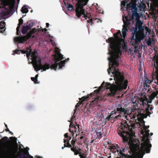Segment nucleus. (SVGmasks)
<instances>
[{
	"label": "nucleus",
	"instance_id": "obj_1",
	"mask_svg": "<svg viewBox=\"0 0 158 158\" xmlns=\"http://www.w3.org/2000/svg\"><path fill=\"white\" fill-rule=\"evenodd\" d=\"M107 40L110 43L108 48V54L110 55V56L108 58L109 61V68L107 71L108 73L110 74V71H113L111 73L114 76L115 84L106 83L104 86L106 89H110V93L109 95L113 96L123 89L127 88L128 81L127 80H125L123 74L119 71L118 68L119 65V54H121L122 52L121 47L116 45L113 37L108 38Z\"/></svg>",
	"mask_w": 158,
	"mask_h": 158
},
{
	"label": "nucleus",
	"instance_id": "obj_2",
	"mask_svg": "<svg viewBox=\"0 0 158 158\" xmlns=\"http://www.w3.org/2000/svg\"><path fill=\"white\" fill-rule=\"evenodd\" d=\"M54 56L53 61L54 63L52 64L51 65L47 63H45L43 65L42 64L41 60H39L38 62L36 60L33 61V67L35 71H37L41 69L46 71L50 68L51 69L56 70L58 66L59 69H61L62 67L64 66L66 60H69V58H68L65 60H61L60 62L58 63V62L64 59L63 55L60 53V51H58L56 52V53L54 55Z\"/></svg>",
	"mask_w": 158,
	"mask_h": 158
},
{
	"label": "nucleus",
	"instance_id": "obj_3",
	"mask_svg": "<svg viewBox=\"0 0 158 158\" xmlns=\"http://www.w3.org/2000/svg\"><path fill=\"white\" fill-rule=\"evenodd\" d=\"M125 148L126 150H128L130 148L131 153L130 156L131 158H143L145 152L144 149H142V146L140 148L139 144L136 142L129 143L127 147Z\"/></svg>",
	"mask_w": 158,
	"mask_h": 158
},
{
	"label": "nucleus",
	"instance_id": "obj_4",
	"mask_svg": "<svg viewBox=\"0 0 158 158\" xmlns=\"http://www.w3.org/2000/svg\"><path fill=\"white\" fill-rule=\"evenodd\" d=\"M129 123L130 124L127 123L126 121L122 123V130H119L118 131V134L125 141L127 140L129 137L133 136L134 134L132 129L134 125L130 123Z\"/></svg>",
	"mask_w": 158,
	"mask_h": 158
},
{
	"label": "nucleus",
	"instance_id": "obj_5",
	"mask_svg": "<svg viewBox=\"0 0 158 158\" xmlns=\"http://www.w3.org/2000/svg\"><path fill=\"white\" fill-rule=\"evenodd\" d=\"M89 0H79L78 3L76 4V15L78 18H80V16L84 15V18L87 17L86 15H85V11L84 9V6L86 5Z\"/></svg>",
	"mask_w": 158,
	"mask_h": 158
},
{
	"label": "nucleus",
	"instance_id": "obj_6",
	"mask_svg": "<svg viewBox=\"0 0 158 158\" xmlns=\"http://www.w3.org/2000/svg\"><path fill=\"white\" fill-rule=\"evenodd\" d=\"M150 131L148 130L145 131V134L143 135L142 138V141L143 142L141 143V146L143 149H144V151L147 153H148L150 152L151 148L152 147V145L150 143L149 139V135Z\"/></svg>",
	"mask_w": 158,
	"mask_h": 158
},
{
	"label": "nucleus",
	"instance_id": "obj_7",
	"mask_svg": "<svg viewBox=\"0 0 158 158\" xmlns=\"http://www.w3.org/2000/svg\"><path fill=\"white\" fill-rule=\"evenodd\" d=\"M136 22L135 23V27L133 28L134 32H132L131 35V41H134V35L135 33H138L140 35H145L144 33V27L142 26V23L140 20L139 19L136 20Z\"/></svg>",
	"mask_w": 158,
	"mask_h": 158
},
{
	"label": "nucleus",
	"instance_id": "obj_8",
	"mask_svg": "<svg viewBox=\"0 0 158 158\" xmlns=\"http://www.w3.org/2000/svg\"><path fill=\"white\" fill-rule=\"evenodd\" d=\"M104 82H103L98 89L94 90L93 92L91 93L89 95H87L86 96H83L81 98H79V99L80 101L78 102L79 103V105L81 104L83 102L89 99L93 95H94L95 94H97L99 93L101 90L102 88L104 87Z\"/></svg>",
	"mask_w": 158,
	"mask_h": 158
},
{
	"label": "nucleus",
	"instance_id": "obj_9",
	"mask_svg": "<svg viewBox=\"0 0 158 158\" xmlns=\"http://www.w3.org/2000/svg\"><path fill=\"white\" fill-rule=\"evenodd\" d=\"M32 35L31 32L29 31L26 35H23L21 37H15L14 40L15 42L23 43L24 42L26 41L28 39H30Z\"/></svg>",
	"mask_w": 158,
	"mask_h": 158
},
{
	"label": "nucleus",
	"instance_id": "obj_10",
	"mask_svg": "<svg viewBox=\"0 0 158 158\" xmlns=\"http://www.w3.org/2000/svg\"><path fill=\"white\" fill-rule=\"evenodd\" d=\"M122 33L123 39V36L121 32L119 30H118L116 33H115L114 35V36L117 42L120 43L124 41V39L125 38V36L127 34L126 32H122Z\"/></svg>",
	"mask_w": 158,
	"mask_h": 158
},
{
	"label": "nucleus",
	"instance_id": "obj_11",
	"mask_svg": "<svg viewBox=\"0 0 158 158\" xmlns=\"http://www.w3.org/2000/svg\"><path fill=\"white\" fill-rule=\"evenodd\" d=\"M121 117V115L120 113H119L118 111H116V110H114L111 111L110 115L107 116L106 120V121H111V120H112L113 118L115 119H118Z\"/></svg>",
	"mask_w": 158,
	"mask_h": 158
},
{
	"label": "nucleus",
	"instance_id": "obj_12",
	"mask_svg": "<svg viewBox=\"0 0 158 158\" xmlns=\"http://www.w3.org/2000/svg\"><path fill=\"white\" fill-rule=\"evenodd\" d=\"M144 37V36L143 35H140L138 33H135L134 35V41H131L132 43V45H138L140 42L143 39Z\"/></svg>",
	"mask_w": 158,
	"mask_h": 158
},
{
	"label": "nucleus",
	"instance_id": "obj_13",
	"mask_svg": "<svg viewBox=\"0 0 158 158\" xmlns=\"http://www.w3.org/2000/svg\"><path fill=\"white\" fill-rule=\"evenodd\" d=\"M132 12V15L131 16L132 19H134V17H135V20H138L139 19L140 16L139 14L137 12V9L135 5L134 4L131 9L130 12Z\"/></svg>",
	"mask_w": 158,
	"mask_h": 158
},
{
	"label": "nucleus",
	"instance_id": "obj_14",
	"mask_svg": "<svg viewBox=\"0 0 158 158\" xmlns=\"http://www.w3.org/2000/svg\"><path fill=\"white\" fill-rule=\"evenodd\" d=\"M64 143L65 147H68V148H75L76 146V142L77 140L76 138H73L72 140L71 141V144H70L69 142V140L67 141V139H64Z\"/></svg>",
	"mask_w": 158,
	"mask_h": 158
},
{
	"label": "nucleus",
	"instance_id": "obj_15",
	"mask_svg": "<svg viewBox=\"0 0 158 158\" xmlns=\"http://www.w3.org/2000/svg\"><path fill=\"white\" fill-rule=\"evenodd\" d=\"M70 122L69 125V131L71 133V135L72 136H73L74 135V132H77V127L72 122L70 121Z\"/></svg>",
	"mask_w": 158,
	"mask_h": 158
},
{
	"label": "nucleus",
	"instance_id": "obj_16",
	"mask_svg": "<svg viewBox=\"0 0 158 158\" xmlns=\"http://www.w3.org/2000/svg\"><path fill=\"white\" fill-rule=\"evenodd\" d=\"M156 81H155L156 83L158 85V66L156 68ZM156 92H153L152 94V96L155 98L156 97L158 94V87L155 88Z\"/></svg>",
	"mask_w": 158,
	"mask_h": 158
},
{
	"label": "nucleus",
	"instance_id": "obj_17",
	"mask_svg": "<svg viewBox=\"0 0 158 158\" xmlns=\"http://www.w3.org/2000/svg\"><path fill=\"white\" fill-rule=\"evenodd\" d=\"M29 52H30L31 56L32 57V60L33 61H35L37 59V52L36 51H35L32 52V50L30 49Z\"/></svg>",
	"mask_w": 158,
	"mask_h": 158
},
{
	"label": "nucleus",
	"instance_id": "obj_18",
	"mask_svg": "<svg viewBox=\"0 0 158 158\" xmlns=\"http://www.w3.org/2000/svg\"><path fill=\"white\" fill-rule=\"evenodd\" d=\"M116 111H118L119 113H126L127 112V110L123 108L120 104H118L117 106L116 109Z\"/></svg>",
	"mask_w": 158,
	"mask_h": 158
},
{
	"label": "nucleus",
	"instance_id": "obj_19",
	"mask_svg": "<svg viewBox=\"0 0 158 158\" xmlns=\"http://www.w3.org/2000/svg\"><path fill=\"white\" fill-rule=\"evenodd\" d=\"M125 150V148H123L122 150H120L119 153L121 155V156L120 157H118L117 158H131L130 156L129 155H126L125 153H123L124 152V150Z\"/></svg>",
	"mask_w": 158,
	"mask_h": 158
},
{
	"label": "nucleus",
	"instance_id": "obj_20",
	"mask_svg": "<svg viewBox=\"0 0 158 158\" xmlns=\"http://www.w3.org/2000/svg\"><path fill=\"white\" fill-rule=\"evenodd\" d=\"M71 150L74 152V154L75 155H77L78 154L80 155V154L82 153L81 152V149L78 147H77V148L76 147L75 148H71Z\"/></svg>",
	"mask_w": 158,
	"mask_h": 158
},
{
	"label": "nucleus",
	"instance_id": "obj_21",
	"mask_svg": "<svg viewBox=\"0 0 158 158\" xmlns=\"http://www.w3.org/2000/svg\"><path fill=\"white\" fill-rule=\"evenodd\" d=\"M30 49V48H28L27 49L26 51H24L23 50H20V51H21V53H22L23 54H26V56L28 60L29 59V57L31 55V53L30 52H29V51Z\"/></svg>",
	"mask_w": 158,
	"mask_h": 158
},
{
	"label": "nucleus",
	"instance_id": "obj_22",
	"mask_svg": "<svg viewBox=\"0 0 158 158\" xmlns=\"http://www.w3.org/2000/svg\"><path fill=\"white\" fill-rule=\"evenodd\" d=\"M30 30V28L28 27V25L23 27L21 30V32L23 34H26Z\"/></svg>",
	"mask_w": 158,
	"mask_h": 158
},
{
	"label": "nucleus",
	"instance_id": "obj_23",
	"mask_svg": "<svg viewBox=\"0 0 158 158\" xmlns=\"http://www.w3.org/2000/svg\"><path fill=\"white\" fill-rule=\"evenodd\" d=\"M5 22H0V32L1 33H3L5 31V29L2 30L4 28L5 25Z\"/></svg>",
	"mask_w": 158,
	"mask_h": 158
},
{
	"label": "nucleus",
	"instance_id": "obj_24",
	"mask_svg": "<svg viewBox=\"0 0 158 158\" xmlns=\"http://www.w3.org/2000/svg\"><path fill=\"white\" fill-rule=\"evenodd\" d=\"M5 156L9 158H11L12 156V152L9 149L8 150V151L6 152L5 151Z\"/></svg>",
	"mask_w": 158,
	"mask_h": 158
},
{
	"label": "nucleus",
	"instance_id": "obj_25",
	"mask_svg": "<svg viewBox=\"0 0 158 158\" xmlns=\"http://www.w3.org/2000/svg\"><path fill=\"white\" fill-rule=\"evenodd\" d=\"M134 4V3L130 2L129 4H127L126 10L127 12H128L129 14L130 13L131 9Z\"/></svg>",
	"mask_w": 158,
	"mask_h": 158
},
{
	"label": "nucleus",
	"instance_id": "obj_26",
	"mask_svg": "<svg viewBox=\"0 0 158 158\" xmlns=\"http://www.w3.org/2000/svg\"><path fill=\"white\" fill-rule=\"evenodd\" d=\"M8 4L12 6V8L14 7L15 3V0H6Z\"/></svg>",
	"mask_w": 158,
	"mask_h": 158
},
{
	"label": "nucleus",
	"instance_id": "obj_27",
	"mask_svg": "<svg viewBox=\"0 0 158 158\" xmlns=\"http://www.w3.org/2000/svg\"><path fill=\"white\" fill-rule=\"evenodd\" d=\"M23 23V20L22 19V18H21L19 19V23L18 24V26L16 28V30L17 31H19V29L20 28V26L22 25Z\"/></svg>",
	"mask_w": 158,
	"mask_h": 158
},
{
	"label": "nucleus",
	"instance_id": "obj_28",
	"mask_svg": "<svg viewBox=\"0 0 158 158\" xmlns=\"http://www.w3.org/2000/svg\"><path fill=\"white\" fill-rule=\"evenodd\" d=\"M139 114L142 116H144V118H146L147 117V116H149L151 114V113L149 111V110L148 108L146 110V115L141 113H139Z\"/></svg>",
	"mask_w": 158,
	"mask_h": 158
},
{
	"label": "nucleus",
	"instance_id": "obj_29",
	"mask_svg": "<svg viewBox=\"0 0 158 158\" xmlns=\"http://www.w3.org/2000/svg\"><path fill=\"white\" fill-rule=\"evenodd\" d=\"M154 61H155L156 63V65L155 64L154 65V67L156 69V68L158 67V55L154 57Z\"/></svg>",
	"mask_w": 158,
	"mask_h": 158
},
{
	"label": "nucleus",
	"instance_id": "obj_30",
	"mask_svg": "<svg viewBox=\"0 0 158 158\" xmlns=\"http://www.w3.org/2000/svg\"><path fill=\"white\" fill-rule=\"evenodd\" d=\"M26 6V5L24 6L22 8L21 11L23 14L27 13L28 11V9L27 8L25 7Z\"/></svg>",
	"mask_w": 158,
	"mask_h": 158
},
{
	"label": "nucleus",
	"instance_id": "obj_31",
	"mask_svg": "<svg viewBox=\"0 0 158 158\" xmlns=\"http://www.w3.org/2000/svg\"><path fill=\"white\" fill-rule=\"evenodd\" d=\"M96 134L97 135V138L100 139L102 137V134L100 132L97 131Z\"/></svg>",
	"mask_w": 158,
	"mask_h": 158
},
{
	"label": "nucleus",
	"instance_id": "obj_32",
	"mask_svg": "<svg viewBox=\"0 0 158 158\" xmlns=\"http://www.w3.org/2000/svg\"><path fill=\"white\" fill-rule=\"evenodd\" d=\"M31 80L34 82L35 83L38 84L39 83V82L38 81L37 77H31Z\"/></svg>",
	"mask_w": 158,
	"mask_h": 158
},
{
	"label": "nucleus",
	"instance_id": "obj_33",
	"mask_svg": "<svg viewBox=\"0 0 158 158\" xmlns=\"http://www.w3.org/2000/svg\"><path fill=\"white\" fill-rule=\"evenodd\" d=\"M75 125L77 127V132H80L81 131V129L80 128V126L78 124H77L76 122H75Z\"/></svg>",
	"mask_w": 158,
	"mask_h": 158
},
{
	"label": "nucleus",
	"instance_id": "obj_34",
	"mask_svg": "<svg viewBox=\"0 0 158 158\" xmlns=\"http://www.w3.org/2000/svg\"><path fill=\"white\" fill-rule=\"evenodd\" d=\"M123 28L122 29V32H126V31H127L128 30L127 29V26H126L125 25H123Z\"/></svg>",
	"mask_w": 158,
	"mask_h": 158
},
{
	"label": "nucleus",
	"instance_id": "obj_35",
	"mask_svg": "<svg viewBox=\"0 0 158 158\" xmlns=\"http://www.w3.org/2000/svg\"><path fill=\"white\" fill-rule=\"evenodd\" d=\"M13 52L14 53L12 54L13 55H15V54H19L20 53V51L18 49H16L14 50L13 51Z\"/></svg>",
	"mask_w": 158,
	"mask_h": 158
},
{
	"label": "nucleus",
	"instance_id": "obj_36",
	"mask_svg": "<svg viewBox=\"0 0 158 158\" xmlns=\"http://www.w3.org/2000/svg\"><path fill=\"white\" fill-rule=\"evenodd\" d=\"M67 8L69 10H72L73 9V6L71 4H69L68 5Z\"/></svg>",
	"mask_w": 158,
	"mask_h": 158
},
{
	"label": "nucleus",
	"instance_id": "obj_37",
	"mask_svg": "<svg viewBox=\"0 0 158 158\" xmlns=\"http://www.w3.org/2000/svg\"><path fill=\"white\" fill-rule=\"evenodd\" d=\"M152 41L151 39L149 38L147 42V44L148 46H150L152 44Z\"/></svg>",
	"mask_w": 158,
	"mask_h": 158
},
{
	"label": "nucleus",
	"instance_id": "obj_38",
	"mask_svg": "<svg viewBox=\"0 0 158 158\" xmlns=\"http://www.w3.org/2000/svg\"><path fill=\"white\" fill-rule=\"evenodd\" d=\"M80 106L79 105V103H78L75 106V109L74 110V114H75V113L76 112L77 110V108L79 107Z\"/></svg>",
	"mask_w": 158,
	"mask_h": 158
},
{
	"label": "nucleus",
	"instance_id": "obj_39",
	"mask_svg": "<svg viewBox=\"0 0 158 158\" xmlns=\"http://www.w3.org/2000/svg\"><path fill=\"white\" fill-rule=\"evenodd\" d=\"M36 31V30L35 28H33L31 30L29 31L30 32H31V33L32 34H34L35 32Z\"/></svg>",
	"mask_w": 158,
	"mask_h": 158
},
{
	"label": "nucleus",
	"instance_id": "obj_40",
	"mask_svg": "<svg viewBox=\"0 0 158 158\" xmlns=\"http://www.w3.org/2000/svg\"><path fill=\"white\" fill-rule=\"evenodd\" d=\"M10 139H14V141L15 143L16 144V145H17V138L15 137H10Z\"/></svg>",
	"mask_w": 158,
	"mask_h": 158
},
{
	"label": "nucleus",
	"instance_id": "obj_41",
	"mask_svg": "<svg viewBox=\"0 0 158 158\" xmlns=\"http://www.w3.org/2000/svg\"><path fill=\"white\" fill-rule=\"evenodd\" d=\"M8 139V138L6 136H5V137H4L2 138L1 139V140L2 141H5L7 140V139Z\"/></svg>",
	"mask_w": 158,
	"mask_h": 158
},
{
	"label": "nucleus",
	"instance_id": "obj_42",
	"mask_svg": "<svg viewBox=\"0 0 158 158\" xmlns=\"http://www.w3.org/2000/svg\"><path fill=\"white\" fill-rule=\"evenodd\" d=\"M110 149L111 150L114 151L115 149V147L114 146H111L110 147Z\"/></svg>",
	"mask_w": 158,
	"mask_h": 158
},
{
	"label": "nucleus",
	"instance_id": "obj_43",
	"mask_svg": "<svg viewBox=\"0 0 158 158\" xmlns=\"http://www.w3.org/2000/svg\"><path fill=\"white\" fill-rule=\"evenodd\" d=\"M99 97H98L97 98H95L93 102H94V103H97L99 99Z\"/></svg>",
	"mask_w": 158,
	"mask_h": 158
},
{
	"label": "nucleus",
	"instance_id": "obj_44",
	"mask_svg": "<svg viewBox=\"0 0 158 158\" xmlns=\"http://www.w3.org/2000/svg\"><path fill=\"white\" fill-rule=\"evenodd\" d=\"M144 81H148V82L149 81H150V82L151 83V82L149 80H148V78H147V76H144Z\"/></svg>",
	"mask_w": 158,
	"mask_h": 158
},
{
	"label": "nucleus",
	"instance_id": "obj_45",
	"mask_svg": "<svg viewBox=\"0 0 158 158\" xmlns=\"http://www.w3.org/2000/svg\"><path fill=\"white\" fill-rule=\"evenodd\" d=\"M74 114H74V113L73 114L72 117L71 118V119L70 120L69 122L70 121L71 122H72V121L73 120V119L75 118V116L74 115Z\"/></svg>",
	"mask_w": 158,
	"mask_h": 158
},
{
	"label": "nucleus",
	"instance_id": "obj_46",
	"mask_svg": "<svg viewBox=\"0 0 158 158\" xmlns=\"http://www.w3.org/2000/svg\"><path fill=\"white\" fill-rule=\"evenodd\" d=\"M87 22L88 23H91V25H92L93 24V21L91 19H89V20H87Z\"/></svg>",
	"mask_w": 158,
	"mask_h": 158
},
{
	"label": "nucleus",
	"instance_id": "obj_47",
	"mask_svg": "<svg viewBox=\"0 0 158 158\" xmlns=\"http://www.w3.org/2000/svg\"><path fill=\"white\" fill-rule=\"evenodd\" d=\"M145 29L146 30L149 32H151V30L149 28H148L147 27H146L145 28Z\"/></svg>",
	"mask_w": 158,
	"mask_h": 158
},
{
	"label": "nucleus",
	"instance_id": "obj_48",
	"mask_svg": "<svg viewBox=\"0 0 158 158\" xmlns=\"http://www.w3.org/2000/svg\"><path fill=\"white\" fill-rule=\"evenodd\" d=\"M64 138H69V136H68V133H65L64 135Z\"/></svg>",
	"mask_w": 158,
	"mask_h": 158
},
{
	"label": "nucleus",
	"instance_id": "obj_49",
	"mask_svg": "<svg viewBox=\"0 0 158 158\" xmlns=\"http://www.w3.org/2000/svg\"><path fill=\"white\" fill-rule=\"evenodd\" d=\"M28 27L29 28H30V30L31 29V28L32 27V25H31V24H29L28 25Z\"/></svg>",
	"mask_w": 158,
	"mask_h": 158
},
{
	"label": "nucleus",
	"instance_id": "obj_50",
	"mask_svg": "<svg viewBox=\"0 0 158 158\" xmlns=\"http://www.w3.org/2000/svg\"><path fill=\"white\" fill-rule=\"evenodd\" d=\"M47 31V30L46 28H44V29H42V31L43 32H44L45 33L46 32V31Z\"/></svg>",
	"mask_w": 158,
	"mask_h": 158
},
{
	"label": "nucleus",
	"instance_id": "obj_51",
	"mask_svg": "<svg viewBox=\"0 0 158 158\" xmlns=\"http://www.w3.org/2000/svg\"><path fill=\"white\" fill-rule=\"evenodd\" d=\"M71 139V137L70 136L69 137V138H67V139H67V141L69 140V141Z\"/></svg>",
	"mask_w": 158,
	"mask_h": 158
},
{
	"label": "nucleus",
	"instance_id": "obj_52",
	"mask_svg": "<svg viewBox=\"0 0 158 158\" xmlns=\"http://www.w3.org/2000/svg\"><path fill=\"white\" fill-rule=\"evenodd\" d=\"M71 139V137L70 136L69 137V138H67V139H67V141L69 140V141Z\"/></svg>",
	"mask_w": 158,
	"mask_h": 158
},
{
	"label": "nucleus",
	"instance_id": "obj_53",
	"mask_svg": "<svg viewBox=\"0 0 158 158\" xmlns=\"http://www.w3.org/2000/svg\"><path fill=\"white\" fill-rule=\"evenodd\" d=\"M149 127V126H145V127H144V129L145 130H147Z\"/></svg>",
	"mask_w": 158,
	"mask_h": 158
},
{
	"label": "nucleus",
	"instance_id": "obj_54",
	"mask_svg": "<svg viewBox=\"0 0 158 158\" xmlns=\"http://www.w3.org/2000/svg\"><path fill=\"white\" fill-rule=\"evenodd\" d=\"M6 131V132H9L10 131L9 130V129L8 128H6V129L5 130Z\"/></svg>",
	"mask_w": 158,
	"mask_h": 158
},
{
	"label": "nucleus",
	"instance_id": "obj_55",
	"mask_svg": "<svg viewBox=\"0 0 158 158\" xmlns=\"http://www.w3.org/2000/svg\"><path fill=\"white\" fill-rule=\"evenodd\" d=\"M23 158H28L27 156H25L24 154H23Z\"/></svg>",
	"mask_w": 158,
	"mask_h": 158
},
{
	"label": "nucleus",
	"instance_id": "obj_56",
	"mask_svg": "<svg viewBox=\"0 0 158 158\" xmlns=\"http://www.w3.org/2000/svg\"><path fill=\"white\" fill-rule=\"evenodd\" d=\"M98 6V4H96V5H95V6L96 7V8H97V10H99V8H100V7H97L96 6Z\"/></svg>",
	"mask_w": 158,
	"mask_h": 158
},
{
	"label": "nucleus",
	"instance_id": "obj_57",
	"mask_svg": "<svg viewBox=\"0 0 158 158\" xmlns=\"http://www.w3.org/2000/svg\"><path fill=\"white\" fill-rule=\"evenodd\" d=\"M46 26L47 27H48L49 26V24L48 23H46Z\"/></svg>",
	"mask_w": 158,
	"mask_h": 158
},
{
	"label": "nucleus",
	"instance_id": "obj_58",
	"mask_svg": "<svg viewBox=\"0 0 158 158\" xmlns=\"http://www.w3.org/2000/svg\"><path fill=\"white\" fill-rule=\"evenodd\" d=\"M84 138V137L82 136H81L80 137V139H83V138Z\"/></svg>",
	"mask_w": 158,
	"mask_h": 158
},
{
	"label": "nucleus",
	"instance_id": "obj_59",
	"mask_svg": "<svg viewBox=\"0 0 158 158\" xmlns=\"http://www.w3.org/2000/svg\"><path fill=\"white\" fill-rule=\"evenodd\" d=\"M9 133L11 134V135H13V132H12L11 131H10L9 132Z\"/></svg>",
	"mask_w": 158,
	"mask_h": 158
},
{
	"label": "nucleus",
	"instance_id": "obj_60",
	"mask_svg": "<svg viewBox=\"0 0 158 158\" xmlns=\"http://www.w3.org/2000/svg\"><path fill=\"white\" fill-rule=\"evenodd\" d=\"M64 147H65L64 144V147H62V149H63L64 148Z\"/></svg>",
	"mask_w": 158,
	"mask_h": 158
},
{
	"label": "nucleus",
	"instance_id": "obj_61",
	"mask_svg": "<svg viewBox=\"0 0 158 158\" xmlns=\"http://www.w3.org/2000/svg\"><path fill=\"white\" fill-rule=\"evenodd\" d=\"M16 31H17V35H18L19 34V31H17V30H16Z\"/></svg>",
	"mask_w": 158,
	"mask_h": 158
},
{
	"label": "nucleus",
	"instance_id": "obj_62",
	"mask_svg": "<svg viewBox=\"0 0 158 158\" xmlns=\"http://www.w3.org/2000/svg\"><path fill=\"white\" fill-rule=\"evenodd\" d=\"M153 109V108L152 107H150V110H151Z\"/></svg>",
	"mask_w": 158,
	"mask_h": 158
},
{
	"label": "nucleus",
	"instance_id": "obj_63",
	"mask_svg": "<svg viewBox=\"0 0 158 158\" xmlns=\"http://www.w3.org/2000/svg\"><path fill=\"white\" fill-rule=\"evenodd\" d=\"M94 141V140H92L91 141V142H90V143H93Z\"/></svg>",
	"mask_w": 158,
	"mask_h": 158
},
{
	"label": "nucleus",
	"instance_id": "obj_64",
	"mask_svg": "<svg viewBox=\"0 0 158 158\" xmlns=\"http://www.w3.org/2000/svg\"><path fill=\"white\" fill-rule=\"evenodd\" d=\"M38 75L37 74L35 76V77H37V78H38Z\"/></svg>",
	"mask_w": 158,
	"mask_h": 158
}]
</instances>
